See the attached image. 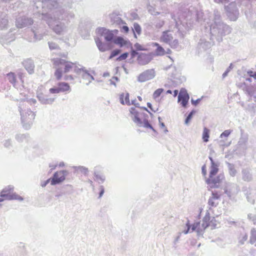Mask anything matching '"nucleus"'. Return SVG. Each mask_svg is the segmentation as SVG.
Returning a JSON list of instances; mask_svg holds the SVG:
<instances>
[{
  "mask_svg": "<svg viewBox=\"0 0 256 256\" xmlns=\"http://www.w3.org/2000/svg\"><path fill=\"white\" fill-rule=\"evenodd\" d=\"M51 62L53 68L55 69L54 76L58 80H62L64 74L78 69L76 63L60 58H52Z\"/></svg>",
  "mask_w": 256,
  "mask_h": 256,
  "instance_id": "nucleus-1",
  "label": "nucleus"
},
{
  "mask_svg": "<svg viewBox=\"0 0 256 256\" xmlns=\"http://www.w3.org/2000/svg\"><path fill=\"white\" fill-rule=\"evenodd\" d=\"M211 160V166L210 172V176L206 180V182L209 185L210 188H218L222 180L224 178L223 175H219L216 178L214 176L218 173V166L214 162L212 158H210Z\"/></svg>",
  "mask_w": 256,
  "mask_h": 256,
  "instance_id": "nucleus-2",
  "label": "nucleus"
},
{
  "mask_svg": "<svg viewBox=\"0 0 256 256\" xmlns=\"http://www.w3.org/2000/svg\"><path fill=\"white\" fill-rule=\"evenodd\" d=\"M13 188L8 186L4 188L0 192V197L4 198L6 200H22V198L16 193H13Z\"/></svg>",
  "mask_w": 256,
  "mask_h": 256,
  "instance_id": "nucleus-3",
  "label": "nucleus"
},
{
  "mask_svg": "<svg viewBox=\"0 0 256 256\" xmlns=\"http://www.w3.org/2000/svg\"><path fill=\"white\" fill-rule=\"evenodd\" d=\"M118 30H110L104 28H99L96 30V33L100 36H104L107 42H110L114 39V34H117Z\"/></svg>",
  "mask_w": 256,
  "mask_h": 256,
  "instance_id": "nucleus-4",
  "label": "nucleus"
},
{
  "mask_svg": "<svg viewBox=\"0 0 256 256\" xmlns=\"http://www.w3.org/2000/svg\"><path fill=\"white\" fill-rule=\"evenodd\" d=\"M203 222L205 224L206 228H210L211 230H214L216 228L219 224L218 220L216 219V218L214 216H210L209 213L206 214L203 219Z\"/></svg>",
  "mask_w": 256,
  "mask_h": 256,
  "instance_id": "nucleus-5",
  "label": "nucleus"
},
{
  "mask_svg": "<svg viewBox=\"0 0 256 256\" xmlns=\"http://www.w3.org/2000/svg\"><path fill=\"white\" fill-rule=\"evenodd\" d=\"M66 170H60L56 172L53 177L50 178L51 185H56L64 181L66 179Z\"/></svg>",
  "mask_w": 256,
  "mask_h": 256,
  "instance_id": "nucleus-6",
  "label": "nucleus"
},
{
  "mask_svg": "<svg viewBox=\"0 0 256 256\" xmlns=\"http://www.w3.org/2000/svg\"><path fill=\"white\" fill-rule=\"evenodd\" d=\"M155 76V72L154 69L148 70L140 74L138 78V81L144 82L153 78Z\"/></svg>",
  "mask_w": 256,
  "mask_h": 256,
  "instance_id": "nucleus-7",
  "label": "nucleus"
},
{
  "mask_svg": "<svg viewBox=\"0 0 256 256\" xmlns=\"http://www.w3.org/2000/svg\"><path fill=\"white\" fill-rule=\"evenodd\" d=\"M189 98L190 97L188 94L187 92V91L184 88H182L179 93L178 100L183 107H186L188 104Z\"/></svg>",
  "mask_w": 256,
  "mask_h": 256,
  "instance_id": "nucleus-8",
  "label": "nucleus"
},
{
  "mask_svg": "<svg viewBox=\"0 0 256 256\" xmlns=\"http://www.w3.org/2000/svg\"><path fill=\"white\" fill-rule=\"evenodd\" d=\"M220 194L217 192H212V196L208 200V204L210 208L216 207L219 204Z\"/></svg>",
  "mask_w": 256,
  "mask_h": 256,
  "instance_id": "nucleus-9",
  "label": "nucleus"
},
{
  "mask_svg": "<svg viewBox=\"0 0 256 256\" xmlns=\"http://www.w3.org/2000/svg\"><path fill=\"white\" fill-rule=\"evenodd\" d=\"M95 42L98 50L101 52L108 50L112 48V46L110 44L104 43L98 38H95Z\"/></svg>",
  "mask_w": 256,
  "mask_h": 256,
  "instance_id": "nucleus-10",
  "label": "nucleus"
},
{
  "mask_svg": "<svg viewBox=\"0 0 256 256\" xmlns=\"http://www.w3.org/2000/svg\"><path fill=\"white\" fill-rule=\"evenodd\" d=\"M202 220V222H194L192 226V232L196 231L198 234H200L204 233L206 230V227Z\"/></svg>",
  "mask_w": 256,
  "mask_h": 256,
  "instance_id": "nucleus-11",
  "label": "nucleus"
},
{
  "mask_svg": "<svg viewBox=\"0 0 256 256\" xmlns=\"http://www.w3.org/2000/svg\"><path fill=\"white\" fill-rule=\"evenodd\" d=\"M23 64L26 70L30 74H32L34 73V66L32 60H25L23 62Z\"/></svg>",
  "mask_w": 256,
  "mask_h": 256,
  "instance_id": "nucleus-12",
  "label": "nucleus"
},
{
  "mask_svg": "<svg viewBox=\"0 0 256 256\" xmlns=\"http://www.w3.org/2000/svg\"><path fill=\"white\" fill-rule=\"evenodd\" d=\"M120 100L122 104L130 105V94L127 92H122L120 94Z\"/></svg>",
  "mask_w": 256,
  "mask_h": 256,
  "instance_id": "nucleus-13",
  "label": "nucleus"
},
{
  "mask_svg": "<svg viewBox=\"0 0 256 256\" xmlns=\"http://www.w3.org/2000/svg\"><path fill=\"white\" fill-rule=\"evenodd\" d=\"M130 113L132 120L136 122H139L140 121L138 117V112L135 108H131L130 110Z\"/></svg>",
  "mask_w": 256,
  "mask_h": 256,
  "instance_id": "nucleus-14",
  "label": "nucleus"
},
{
  "mask_svg": "<svg viewBox=\"0 0 256 256\" xmlns=\"http://www.w3.org/2000/svg\"><path fill=\"white\" fill-rule=\"evenodd\" d=\"M35 114L34 113L31 111L29 110L25 114H23L22 116V118L26 122H31L34 119Z\"/></svg>",
  "mask_w": 256,
  "mask_h": 256,
  "instance_id": "nucleus-15",
  "label": "nucleus"
},
{
  "mask_svg": "<svg viewBox=\"0 0 256 256\" xmlns=\"http://www.w3.org/2000/svg\"><path fill=\"white\" fill-rule=\"evenodd\" d=\"M113 42L114 44L119 46L120 47H122L127 45L128 42L122 36H118L114 38Z\"/></svg>",
  "mask_w": 256,
  "mask_h": 256,
  "instance_id": "nucleus-16",
  "label": "nucleus"
},
{
  "mask_svg": "<svg viewBox=\"0 0 256 256\" xmlns=\"http://www.w3.org/2000/svg\"><path fill=\"white\" fill-rule=\"evenodd\" d=\"M58 87L60 92H66L70 90V87L68 83L60 82L58 84Z\"/></svg>",
  "mask_w": 256,
  "mask_h": 256,
  "instance_id": "nucleus-17",
  "label": "nucleus"
},
{
  "mask_svg": "<svg viewBox=\"0 0 256 256\" xmlns=\"http://www.w3.org/2000/svg\"><path fill=\"white\" fill-rule=\"evenodd\" d=\"M172 39V34H168V31L164 32L160 38V40L166 43L170 42Z\"/></svg>",
  "mask_w": 256,
  "mask_h": 256,
  "instance_id": "nucleus-18",
  "label": "nucleus"
},
{
  "mask_svg": "<svg viewBox=\"0 0 256 256\" xmlns=\"http://www.w3.org/2000/svg\"><path fill=\"white\" fill-rule=\"evenodd\" d=\"M8 81L14 86L16 83V76L14 73L10 72L7 74Z\"/></svg>",
  "mask_w": 256,
  "mask_h": 256,
  "instance_id": "nucleus-19",
  "label": "nucleus"
},
{
  "mask_svg": "<svg viewBox=\"0 0 256 256\" xmlns=\"http://www.w3.org/2000/svg\"><path fill=\"white\" fill-rule=\"evenodd\" d=\"M210 131L208 128H204L202 136V138L204 142H206L208 141V138H210Z\"/></svg>",
  "mask_w": 256,
  "mask_h": 256,
  "instance_id": "nucleus-20",
  "label": "nucleus"
},
{
  "mask_svg": "<svg viewBox=\"0 0 256 256\" xmlns=\"http://www.w3.org/2000/svg\"><path fill=\"white\" fill-rule=\"evenodd\" d=\"M154 46H157V48L156 50V55L164 56L166 52H165L164 48L162 47L161 46H160L159 45V44H158L157 43H155Z\"/></svg>",
  "mask_w": 256,
  "mask_h": 256,
  "instance_id": "nucleus-21",
  "label": "nucleus"
},
{
  "mask_svg": "<svg viewBox=\"0 0 256 256\" xmlns=\"http://www.w3.org/2000/svg\"><path fill=\"white\" fill-rule=\"evenodd\" d=\"M164 90L162 88H158L156 90L153 94V98L156 99L158 98L162 93L163 92Z\"/></svg>",
  "mask_w": 256,
  "mask_h": 256,
  "instance_id": "nucleus-22",
  "label": "nucleus"
},
{
  "mask_svg": "<svg viewBox=\"0 0 256 256\" xmlns=\"http://www.w3.org/2000/svg\"><path fill=\"white\" fill-rule=\"evenodd\" d=\"M121 50L119 49H116L114 50H112L109 57V59H112V58H114V56H118L119 54H120Z\"/></svg>",
  "mask_w": 256,
  "mask_h": 256,
  "instance_id": "nucleus-23",
  "label": "nucleus"
},
{
  "mask_svg": "<svg viewBox=\"0 0 256 256\" xmlns=\"http://www.w3.org/2000/svg\"><path fill=\"white\" fill-rule=\"evenodd\" d=\"M128 56V52H124L120 56L117 58V61H122L124 60H125L127 58Z\"/></svg>",
  "mask_w": 256,
  "mask_h": 256,
  "instance_id": "nucleus-24",
  "label": "nucleus"
},
{
  "mask_svg": "<svg viewBox=\"0 0 256 256\" xmlns=\"http://www.w3.org/2000/svg\"><path fill=\"white\" fill-rule=\"evenodd\" d=\"M119 82L120 79L117 76H113L110 80V84L114 85L115 86H116V84Z\"/></svg>",
  "mask_w": 256,
  "mask_h": 256,
  "instance_id": "nucleus-25",
  "label": "nucleus"
},
{
  "mask_svg": "<svg viewBox=\"0 0 256 256\" xmlns=\"http://www.w3.org/2000/svg\"><path fill=\"white\" fill-rule=\"evenodd\" d=\"M134 27L136 32L138 34H140L141 32V28L140 25L136 23L134 24Z\"/></svg>",
  "mask_w": 256,
  "mask_h": 256,
  "instance_id": "nucleus-26",
  "label": "nucleus"
},
{
  "mask_svg": "<svg viewBox=\"0 0 256 256\" xmlns=\"http://www.w3.org/2000/svg\"><path fill=\"white\" fill-rule=\"evenodd\" d=\"M134 48L137 50H144L145 48L142 45L139 44L138 43H136L134 44Z\"/></svg>",
  "mask_w": 256,
  "mask_h": 256,
  "instance_id": "nucleus-27",
  "label": "nucleus"
},
{
  "mask_svg": "<svg viewBox=\"0 0 256 256\" xmlns=\"http://www.w3.org/2000/svg\"><path fill=\"white\" fill-rule=\"evenodd\" d=\"M49 90L52 94H58L60 92L58 87L56 88H51Z\"/></svg>",
  "mask_w": 256,
  "mask_h": 256,
  "instance_id": "nucleus-28",
  "label": "nucleus"
},
{
  "mask_svg": "<svg viewBox=\"0 0 256 256\" xmlns=\"http://www.w3.org/2000/svg\"><path fill=\"white\" fill-rule=\"evenodd\" d=\"M250 241L251 244H254L256 242V234H252Z\"/></svg>",
  "mask_w": 256,
  "mask_h": 256,
  "instance_id": "nucleus-29",
  "label": "nucleus"
},
{
  "mask_svg": "<svg viewBox=\"0 0 256 256\" xmlns=\"http://www.w3.org/2000/svg\"><path fill=\"white\" fill-rule=\"evenodd\" d=\"M248 74L250 76V77L254 78L255 80H256V72H253L252 70H249L248 72Z\"/></svg>",
  "mask_w": 256,
  "mask_h": 256,
  "instance_id": "nucleus-30",
  "label": "nucleus"
},
{
  "mask_svg": "<svg viewBox=\"0 0 256 256\" xmlns=\"http://www.w3.org/2000/svg\"><path fill=\"white\" fill-rule=\"evenodd\" d=\"M192 114H193L192 112H190L189 114L188 115V116H187V118H186V120H185V123L186 124H188V122H190V120L192 119Z\"/></svg>",
  "mask_w": 256,
  "mask_h": 256,
  "instance_id": "nucleus-31",
  "label": "nucleus"
},
{
  "mask_svg": "<svg viewBox=\"0 0 256 256\" xmlns=\"http://www.w3.org/2000/svg\"><path fill=\"white\" fill-rule=\"evenodd\" d=\"M64 79L65 80H73L74 79V78L72 75H65L64 76Z\"/></svg>",
  "mask_w": 256,
  "mask_h": 256,
  "instance_id": "nucleus-32",
  "label": "nucleus"
},
{
  "mask_svg": "<svg viewBox=\"0 0 256 256\" xmlns=\"http://www.w3.org/2000/svg\"><path fill=\"white\" fill-rule=\"evenodd\" d=\"M147 106L150 109V110H151L152 112H156V109L153 108L152 104L148 102Z\"/></svg>",
  "mask_w": 256,
  "mask_h": 256,
  "instance_id": "nucleus-33",
  "label": "nucleus"
},
{
  "mask_svg": "<svg viewBox=\"0 0 256 256\" xmlns=\"http://www.w3.org/2000/svg\"><path fill=\"white\" fill-rule=\"evenodd\" d=\"M202 173L203 175L206 176V164H204L202 168Z\"/></svg>",
  "mask_w": 256,
  "mask_h": 256,
  "instance_id": "nucleus-34",
  "label": "nucleus"
},
{
  "mask_svg": "<svg viewBox=\"0 0 256 256\" xmlns=\"http://www.w3.org/2000/svg\"><path fill=\"white\" fill-rule=\"evenodd\" d=\"M54 31L56 32V33H60V32H61L62 31V28L61 27H60L59 26H57L55 28H54Z\"/></svg>",
  "mask_w": 256,
  "mask_h": 256,
  "instance_id": "nucleus-35",
  "label": "nucleus"
},
{
  "mask_svg": "<svg viewBox=\"0 0 256 256\" xmlns=\"http://www.w3.org/2000/svg\"><path fill=\"white\" fill-rule=\"evenodd\" d=\"M49 182H50V178H48V179L44 181V182H42V184H41V186H42V187H44L46 186V185L49 183Z\"/></svg>",
  "mask_w": 256,
  "mask_h": 256,
  "instance_id": "nucleus-36",
  "label": "nucleus"
},
{
  "mask_svg": "<svg viewBox=\"0 0 256 256\" xmlns=\"http://www.w3.org/2000/svg\"><path fill=\"white\" fill-rule=\"evenodd\" d=\"M131 56L132 58H134L138 53L134 50H132L130 52Z\"/></svg>",
  "mask_w": 256,
  "mask_h": 256,
  "instance_id": "nucleus-37",
  "label": "nucleus"
},
{
  "mask_svg": "<svg viewBox=\"0 0 256 256\" xmlns=\"http://www.w3.org/2000/svg\"><path fill=\"white\" fill-rule=\"evenodd\" d=\"M122 30L126 32V33H128L129 31V28H128V26H124L122 27Z\"/></svg>",
  "mask_w": 256,
  "mask_h": 256,
  "instance_id": "nucleus-38",
  "label": "nucleus"
},
{
  "mask_svg": "<svg viewBox=\"0 0 256 256\" xmlns=\"http://www.w3.org/2000/svg\"><path fill=\"white\" fill-rule=\"evenodd\" d=\"M144 127L146 128H152V129L154 130L153 129L152 127V126L148 122H146L144 123Z\"/></svg>",
  "mask_w": 256,
  "mask_h": 256,
  "instance_id": "nucleus-39",
  "label": "nucleus"
},
{
  "mask_svg": "<svg viewBox=\"0 0 256 256\" xmlns=\"http://www.w3.org/2000/svg\"><path fill=\"white\" fill-rule=\"evenodd\" d=\"M186 226H188V230L184 232L185 234H188V232L189 231V230H190V225L188 222L186 224Z\"/></svg>",
  "mask_w": 256,
  "mask_h": 256,
  "instance_id": "nucleus-40",
  "label": "nucleus"
},
{
  "mask_svg": "<svg viewBox=\"0 0 256 256\" xmlns=\"http://www.w3.org/2000/svg\"><path fill=\"white\" fill-rule=\"evenodd\" d=\"M229 134H230V132H228V130H226V131H224V132L222 134V135H224V136H228L229 135Z\"/></svg>",
  "mask_w": 256,
  "mask_h": 256,
  "instance_id": "nucleus-41",
  "label": "nucleus"
},
{
  "mask_svg": "<svg viewBox=\"0 0 256 256\" xmlns=\"http://www.w3.org/2000/svg\"><path fill=\"white\" fill-rule=\"evenodd\" d=\"M104 192V189L102 187H101V190H100V196H102V195L103 194Z\"/></svg>",
  "mask_w": 256,
  "mask_h": 256,
  "instance_id": "nucleus-42",
  "label": "nucleus"
},
{
  "mask_svg": "<svg viewBox=\"0 0 256 256\" xmlns=\"http://www.w3.org/2000/svg\"><path fill=\"white\" fill-rule=\"evenodd\" d=\"M83 76L85 77V78H92V76L89 74H87V73H85L84 74Z\"/></svg>",
  "mask_w": 256,
  "mask_h": 256,
  "instance_id": "nucleus-43",
  "label": "nucleus"
},
{
  "mask_svg": "<svg viewBox=\"0 0 256 256\" xmlns=\"http://www.w3.org/2000/svg\"><path fill=\"white\" fill-rule=\"evenodd\" d=\"M174 96H176L178 94V90H175L174 92Z\"/></svg>",
  "mask_w": 256,
  "mask_h": 256,
  "instance_id": "nucleus-44",
  "label": "nucleus"
},
{
  "mask_svg": "<svg viewBox=\"0 0 256 256\" xmlns=\"http://www.w3.org/2000/svg\"><path fill=\"white\" fill-rule=\"evenodd\" d=\"M198 100H196V102H194L193 100H192V103L194 105H196L198 103Z\"/></svg>",
  "mask_w": 256,
  "mask_h": 256,
  "instance_id": "nucleus-45",
  "label": "nucleus"
},
{
  "mask_svg": "<svg viewBox=\"0 0 256 256\" xmlns=\"http://www.w3.org/2000/svg\"><path fill=\"white\" fill-rule=\"evenodd\" d=\"M141 57H143L144 59H146L147 58L148 56L146 54H142V56H140V58Z\"/></svg>",
  "mask_w": 256,
  "mask_h": 256,
  "instance_id": "nucleus-46",
  "label": "nucleus"
},
{
  "mask_svg": "<svg viewBox=\"0 0 256 256\" xmlns=\"http://www.w3.org/2000/svg\"><path fill=\"white\" fill-rule=\"evenodd\" d=\"M50 48V49H54L55 48V47L54 46H52V44H49Z\"/></svg>",
  "mask_w": 256,
  "mask_h": 256,
  "instance_id": "nucleus-47",
  "label": "nucleus"
},
{
  "mask_svg": "<svg viewBox=\"0 0 256 256\" xmlns=\"http://www.w3.org/2000/svg\"><path fill=\"white\" fill-rule=\"evenodd\" d=\"M4 200H6L4 198L0 197V202H3Z\"/></svg>",
  "mask_w": 256,
  "mask_h": 256,
  "instance_id": "nucleus-48",
  "label": "nucleus"
},
{
  "mask_svg": "<svg viewBox=\"0 0 256 256\" xmlns=\"http://www.w3.org/2000/svg\"><path fill=\"white\" fill-rule=\"evenodd\" d=\"M227 74H228V72H224L222 74L223 76V77H224L226 76V75H227Z\"/></svg>",
  "mask_w": 256,
  "mask_h": 256,
  "instance_id": "nucleus-49",
  "label": "nucleus"
},
{
  "mask_svg": "<svg viewBox=\"0 0 256 256\" xmlns=\"http://www.w3.org/2000/svg\"><path fill=\"white\" fill-rule=\"evenodd\" d=\"M166 93L167 94H171L172 93V90H168L167 92H166Z\"/></svg>",
  "mask_w": 256,
  "mask_h": 256,
  "instance_id": "nucleus-50",
  "label": "nucleus"
},
{
  "mask_svg": "<svg viewBox=\"0 0 256 256\" xmlns=\"http://www.w3.org/2000/svg\"><path fill=\"white\" fill-rule=\"evenodd\" d=\"M22 74L21 73L20 74H19V77L20 79H22Z\"/></svg>",
  "mask_w": 256,
  "mask_h": 256,
  "instance_id": "nucleus-51",
  "label": "nucleus"
},
{
  "mask_svg": "<svg viewBox=\"0 0 256 256\" xmlns=\"http://www.w3.org/2000/svg\"><path fill=\"white\" fill-rule=\"evenodd\" d=\"M148 62L146 63H144V62H140L141 64H147Z\"/></svg>",
  "mask_w": 256,
  "mask_h": 256,
  "instance_id": "nucleus-52",
  "label": "nucleus"
},
{
  "mask_svg": "<svg viewBox=\"0 0 256 256\" xmlns=\"http://www.w3.org/2000/svg\"><path fill=\"white\" fill-rule=\"evenodd\" d=\"M138 100H142V98H141V97H140V96H138Z\"/></svg>",
  "mask_w": 256,
  "mask_h": 256,
  "instance_id": "nucleus-53",
  "label": "nucleus"
},
{
  "mask_svg": "<svg viewBox=\"0 0 256 256\" xmlns=\"http://www.w3.org/2000/svg\"><path fill=\"white\" fill-rule=\"evenodd\" d=\"M145 110H147L148 112V113L152 114L151 112L150 111L148 110L146 108H145Z\"/></svg>",
  "mask_w": 256,
  "mask_h": 256,
  "instance_id": "nucleus-54",
  "label": "nucleus"
},
{
  "mask_svg": "<svg viewBox=\"0 0 256 256\" xmlns=\"http://www.w3.org/2000/svg\"><path fill=\"white\" fill-rule=\"evenodd\" d=\"M170 52V50H168V53H169V52Z\"/></svg>",
  "mask_w": 256,
  "mask_h": 256,
  "instance_id": "nucleus-55",
  "label": "nucleus"
},
{
  "mask_svg": "<svg viewBox=\"0 0 256 256\" xmlns=\"http://www.w3.org/2000/svg\"><path fill=\"white\" fill-rule=\"evenodd\" d=\"M107 75L108 76V74H104V76H107Z\"/></svg>",
  "mask_w": 256,
  "mask_h": 256,
  "instance_id": "nucleus-56",
  "label": "nucleus"
}]
</instances>
